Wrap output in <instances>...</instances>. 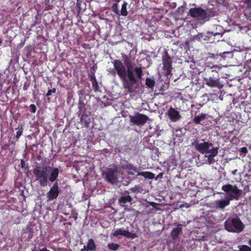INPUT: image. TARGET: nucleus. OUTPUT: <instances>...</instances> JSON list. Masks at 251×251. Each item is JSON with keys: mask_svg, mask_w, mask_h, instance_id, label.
Segmentation results:
<instances>
[{"mask_svg": "<svg viewBox=\"0 0 251 251\" xmlns=\"http://www.w3.org/2000/svg\"><path fill=\"white\" fill-rule=\"evenodd\" d=\"M59 169L50 166L37 165L33 170V173L40 186L47 185L48 180L54 182L49 192L47 193V201H50L56 200L60 193V188L56 180L59 175Z\"/></svg>", "mask_w": 251, "mask_h": 251, "instance_id": "f257e3e1", "label": "nucleus"}, {"mask_svg": "<svg viewBox=\"0 0 251 251\" xmlns=\"http://www.w3.org/2000/svg\"><path fill=\"white\" fill-rule=\"evenodd\" d=\"M114 69L110 71V74L115 76L116 73L122 81L124 88L128 93H132L135 91L136 87L134 84L138 83L137 78L141 79L143 76V70L141 67H136L133 71L136 73V77L132 71L129 68L126 69L122 61L116 59L112 62Z\"/></svg>", "mask_w": 251, "mask_h": 251, "instance_id": "f03ea898", "label": "nucleus"}, {"mask_svg": "<svg viewBox=\"0 0 251 251\" xmlns=\"http://www.w3.org/2000/svg\"><path fill=\"white\" fill-rule=\"evenodd\" d=\"M221 69L222 67L219 65H213L206 70L204 79L208 86L218 88H221L223 87L220 83L218 74Z\"/></svg>", "mask_w": 251, "mask_h": 251, "instance_id": "7ed1b4c3", "label": "nucleus"}, {"mask_svg": "<svg viewBox=\"0 0 251 251\" xmlns=\"http://www.w3.org/2000/svg\"><path fill=\"white\" fill-rule=\"evenodd\" d=\"M225 227L229 232L239 233L244 230L245 225L239 218H233L225 221Z\"/></svg>", "mask_w": 251, "mask_h": 251, "instance_id": "20e7f679", "label": "nucleus"}, {"mask_svg": "<svg viewBox=\"0 0 251 251\" xmlns=\"http://www.w3.org/2000/svg\"><path fill=\"white\" fill-rule=\"evenodd\" d=\"M222 190L227 193L226 197L230 201L238 200L242 194V190L239 189L236 185L225 184L222 186Z\"/></svg>", "mask_w": 251, "mask_h": 251, "instance_id": "39448f33", "label": "nucleus"}, {"mask_svg": "<svg viewBox=\"0 0 251 251\" xmlns=\"http://www.w3.org/2000/svg\"><path fill=\"white\" fill-rule=\"evenodd\" d=\"M188 15L192 18L202 21L203 22L209 21L211 17L209 12L201 7L190 9Z\"/></svg>", "mask_w": 251, "mask_h": 251, "instance_id": "423d86ee", "label": "nucleus"}, {"mask_svg": "<svg viewBox=\"0 0 251 251\" xmlns=\"http://www.w3.org/2000/svg\"><path fill=\"white\" fill-rule=\"evenodd\" d=\"M163 64V70L165 75L168 77L172 75L173 67L172 66L173 60L168 53L167 50H165L162 56Z\"/></svg>", "mask_w": 251, "mask_h": 251, "instance_id": "0eeeda50", "label": "nucleus"}, {"mask_svg": "<svg viewBox=\"0 0 251 251\" xmlns=\"http://www.w3.org/2000/svg\"><path fill=\"white\" fill-rule=\"evenodd\" d=\"M195 149L201 154H207L210 151V148L212 147L213 144L208 142L203 141L201 143L198 139L195 140L192 143Z\"/></svg>", "mask_w": 251, "mask_h": 251, "instance_id": "6e6552de", "label": "nucleus"}, {"mask_svg": "<svg viewBox=\"0 0 251 251\" xmlns=\"http://www.w3.org/2000/svg\"><path fill=\"white\" fill-rule=\"evenodd\" d=\"M118 171L117 168H108L102 174L105 180L112 184H115L118 179Z\"/></svg>", "mask_w": 251, "mask_h": 251, "instance_id": "1a4fd4ad", "label": "nucleus"}, {"mask_svg": "<svg viewBox=\"0 0 251 251\" xmlns=\"http://www.w3.org/2000/svg\"><path fill=\"white\" fill-rule=\"evenodd\" d=\"M130 122L133 124L138 126H142L144 125L149 120V117L145 114L139 113H136L134 116H130Z\"/></svg>", "mask_w": 251, "mask_h": 251, "instance_id": "9d476101", "label": "nucleus"}, {"mask_svg": "<svg viewBox=\"0 0 251 251\" xmlns=\"http://www.w3.org/2000/svg\"><path fill=\"white\" fill-rule=\"evenodd\" d=\"M220 33L216 32L213 33L212 32H208L206 33H200L196 35L194 38V39L198 40H203L206 43H213L216 41L215 37L217 35H220Z\"/></svg>", "mask_w": 251, "mask_h": 251, "instance_id": "9b49d317", "label": "nucleus"}, {"mask_svg": "<svg viewBox=\"0 0 251 251\" xmlns=\"http://www.w3.org/2000/svg\"><path fill=\"white\" fill-rule=\"evenodd\" d=\"M112 234L113 236L117 237L119 235H123L126 238L135 239L137 237V234L135 233H132L127 230H125L124 228H120L114 232Z\"/></svg>", "mask_w": 251, "mask_h": 251, "instance_id": "f8f14e48", "label": "nucleus"}, {"mask_svg": "<svg viewBox=\"0 0 251 251\" xmlns=\"http://www.w3.org/2000/svg\"><path fill=\"white\" fill-rule=\"evenodd\" d=\"M166 115L172 122H176L181 119V116L179 112L172 107L169 108L166 113Z\"/></svg>", "mask_w": 251, "mask_h": 251, "instance_id": "ddd939ff", "label": "nucleus"}, {"mask_svg": "<svg viewBox=\"0 0 251 251\" xmlns=\"http://www.w3.org/2000/svg\"><path fill=\"white\" fill-rule=\"evenodd\" d=\"M219 147L212 148L209 151V153L205 154V157L207 158V162L211 165L215 162L214 157L218 154Z\"/></svg>", "mask_w": 251, "mask_h": 251, "instance_id": "4468645a", "label": "nucleus"}, {"mask_svg": "<svg viewBox=\"0 0 251 251\" xmlns=\"http://www.w3.org/2000/svg\"><path fill=\"white\" fill-rule=\"evenodd\" d=\"M182 224H177L176 227L173 228L171 232V236L173 240H176L179 236L182 233Z\"/></svg>", "mask_w": 251, "mask_h": 251, "instance_id": "2eb2a0df", "label": "nucleus"}, {"mask_svg": "<svg viewBox=\"0 0 251 251\" xmlns=\"http://www.w3.org/2000/svg\"><path fill=\"white\" fill-rule=\"evenodd\" d=\"M90 114L91 113L88 112L85 114L81 115L79 116L80 117V123L82 126L86 127H88L91 123V119L89 117Z\"/></svg>", "mask_w": 251, "mask_h": 251, "instance_id": "dca6fc26", "label": "nucleus"}, {"mask_svg": "<svg viewBox=\"0 0 251 251\" xmlns=\"http://www.w3.org/2000/svg\"><path fill=\"white\" fill-rule=\"evenodd\" d=\"M97 247L94 240L92 239H89L88 241L86 246H84L81 251H95Z\"/></svg>", "mask_w": 251, "mask_h": 251, "instance_id": "f3484780", "label": "nucleus"}, {"mask_svg": "<svg viewBox=\"0 0 251 251\" xmlns=\"http://www.w3.org/2000/svg\"><path fill=\"white\" fill-rule=\"evenodd\" d=\"M230 201V200L226 197L224 200H217L215 201L216 208L223 210L226 206L229 204Z\"/></svg>", "mask_w": 251, "mask_h": 251, "instance_id": "a211bd4d", "label": "nucleus"}, {"mask_svg": "<svg viewBox=\"0 0 251 251\" xmlns=\"http://www.w3.org/2000/svg\"><path fill=\"white\" fill-rule=\"evenodd\" d=\"M132 200V198L130 195H122L118 200V203L122 207L125 206V204L127 202H130Z\"/></svg>", "mask_w": 251, "mask_h": 251, "instance_id": "6ab92c4d", "label": "nucleus"}, {"mask_svg": "<svg viewBox=\"0 0 251 251\" xmlns=\"http://www.w3.org/2000/svg\"><path fill=\"white\" fill-rule=\"evenodd\" d=\"M90 80L92 82L93 88L95 92H100L98 82L96 78L95 73H92L90 75Z\"/></svg>", "mask_w": 251, "mask_h": 251, "instance_id": "aec40b11", "label": "nucleus"}, {"mask_svg": "<svg viewBox=\"0 0 251 251\" xmlns=\"http://www.w3.org/2000/svg\"><path fill=\"white\" fill-rule=\"evenodd\" d=\"M78 108L79 109V111L77 112L78 116L87 113L86 104L83 100H79L78 103Z\"/></svg>", "mask_w": 251, "mask_h": 251, "instance_id": "412c9836", "label": "nucleus"}, {"mask_svg": "<svg viewBox=\"0 0 251 251\" xmlns=\"http://www.w3.org/2000/svg\"><path fill=\"white\" fill-rule=\"evenodd\" d=\"M206 114L205 113H201L200 115L195 116L193 119V122L196 124H200L201 122L206 119Z\"/></svg>", "mask_w": 251, "mask_h": 251, "instance_id": "4be33fe9", "label": "nucleus"}, {"mask_svg": "<svg viewBox=\"0 0 251 251\" xmlns=\"http://www.w3.org/2000/svg\"><path fill=\"white\" fill-rule=\"evenodd\" d=\"M127 2L126 1H124L123 4L122 5L121 9L120 11V15L123 16H127L128 12L127 10Z\"/></svg>", "mask_w": 251, "mask_h": 251, "instance_id": "5701e85b", "label": "nucleus"}, {"mask_svg": "<svg viewBox=\"0 0 251 251\" xmlns=\"http://www.w3.org/2000/svg\"><path fill=\"white\" fill-rule=\"evenodd\" d=\"M138 175L143 176L145 178L149 179L154 178L155 176L153 173L150 172H140L138 174Z\"/></svg>", "mask_w": 251, "mask_h": 251, "instance_id": "b1692460", "label": "nucleus"}, {"mask_svg": "<svg viewBox=\"0 0 251 251\" xmlns=\"http://www.w3.org/2000/svg\"><path fill=\"white\" fill-rule=\"evenodd\" d=\"M25 233L28 234L27 239L30 240L33 236V229L31 226H28L25 230Z\"/></svg>", "mask_w": 251, "mask_h": 251, "instance_id": "393cba45", "label": "nucleus"}, {"mask_svg": "<svg viewBox=\"0 0 251 251\" xmlns=\"http://www.w3.org/2000/svg\"><path fill=\"white\" fill-rule=\"evenodd\" d=\"M123 167L124 169H126L128 171H133L134 172H137V168L128 163H126V164L124 165Z\"/></svg>", "mask_w": 251, "mask_h": 251, "instance_id": "a878e982", "label": "nucleus"}, {"mask_svg": "<svg viewBox=\"0 0 251 251\" xmlns=\"http://www.w3.org/2000/svg\"><path fill=\"white\" fill-rule=\"evenodd\" d=\"M145 84L149 88H152L155 85V81L153 79L147 77L146 79Z\"/></svg>", "mask_w": 251, "mask_h": 251, "instance_id": "bb28decb", "label": "nucleus"}, {"mask_svg": "<svg viewBox=\"0 0 251 251\" xmlns=\"http://www.w3.org/2000/svg\"><path fill=\"white\" fill-rule=\"evenodd\" d=\"M108 248L109 250L116 251L120 248V245L116 243H109L107 245Z\"/></svg>", "mask_w": 251, "mask_h": 251, "instance_id": "cd10ccee", "label": "nucleus"}, {"mask_svg": "<svg viewBox=\"0 0 251 251\" xmlns=\"http://www.w3.org/2000/svg\"><path fill=\"white\" fill-rule=\"evenodd\" d=\"M186 6H187V4L185 2H184V3L182 5H181V6H180L178 8L177 10V13L181 15L183 14L184 13V12L186 9Z\"/></svg>", "mask_w": 251, "mask_h": 251, "instance_id": "c85d7f7f", "label": "nucleus"}, {"mask_svg": "<svg viewBox=\"0 0 251 251\" xmlns=\"http://www.w3.org/2000/svg\"><path fill=\"white\" fill-rule=\"evenodd\" d=\"M238 248L239 249L240 251H251V248L247 245L238 246Z\"/></svg>", "mask_w": 251, "mask_h": 251, "instance_id": "c756f323", "label": "nucleus"}, {"mask_svg": "<svg viewBox=\"0 0 251 251\" xmlns=\"http://www.w3.org/2000/svg\"><path fill=\"white\" fill-rule=\"evenodd\" d=\"M113 11L117 15H120V10L118 9V4L117 3H114L112 6Z\"/></svg>", "mask_w": 251, "mask_h": 251, "instance_id": "7c9ffc66", "label": "nucleus"}, {"mask_svg": "<svg viewBox=\"0 0 251 251\" xmlns=\"http://www.w3.org/2000/svg\"><path fill=\"white\" fill-rule=\"evenodd\" d=\"M23 133V128L21 127L16 132V138L17 140H18L20 137L22 135Z\"/></svg>", "mask_w": 251, "mask_h": 251, "instance_id": "2f4dec72", "label": "nucleus"}, {"mask_svg": "<svg viewBox=\"0 0 251 251\" xmlns=\"http://www.w3.org/2000/svg\"><path fill=\"white\" fill-rule=\"evenodd\" d=\"M56 88H53L52 89L48 90V92L46 94V96L47 97H49L51 95L52 93H55L56 92Z\"/></svg>", "mask_w": 251, "mask_h": 251, "instance_id": "473e14b6", "label": "nucleus"}, {"mask_svg": "<svg viewBox=\"0 0 251 251\" xmlns=\"http://www.w3.org/2000/svg\"><path fill=\"white\" fill-rule=\"evenodd\" d=\"M219 55L218 54H214L212 53L209 52L208 53V57L210 58H213V59H217L218 56Z\"/></svg>", "mask_w": 251, "mask_h": 251, "instance_id": "72a5a7b5", "label": "nucleus"}, {"mask_svg": "<svg viewBox=\"0 0 251 251\" xmlns=\"http://www.w3.org/2000/svg\"><path fill=\"white\" fill-rule=\"evenodd\" d=\"M29 107L30 108V111L32 112V113H35L36 112V106L33 104H31L29 106Z\"/></svg>", "mask_w": 251, "mask_h": 251, "instance_id": "f704fd0d", "label": "nucleus"}, {"mask_svg": "<svg viewBox=\"0 0 251 251\" xmlns=\"http://www.w3.org/2000/svg\"><path fill=\"white\" fill-rule=\"evenodd\" d=\"M240 151L242 153H244L245 154H246V153H247L248 151V149H247V148L246 147H242L240 149Z\"/></svg>", "mask_w": 251, "mask_h": 251, "instance_id": "c9c22d12", "label": "nucleus"}, {"mask_svg": "<svg viewBox=\"0 0 251 251\" xmlns=\"http://www.w3.org/2000/svg\"><path fill=\"white\" fill-rule=\"evenodd\" d=\"M21 167L22 168H25L26 167L25 161L23 159L21 160Z\"/></svg>", "mask_w": 251, "mask_h": 251, "instance_id": "e433bc0d", "label": "nucleus"}, {"mask_svg": "<svg viewBox=\"0 0 251 251\" xmlns=\"http://www.w3.org/2000/svg\"><path fill=\"white\" fill-rule=\"evenodd\" d=\"M81 4V1L80 0H77L76 6L79 9V10H80Z\"/></svg>", "mask_w": 251, "mask_h": 251, "instance_id": "4c0bfd02", "label": "nucleus"}, {"mask_svg": "<svg viewBox=\"0 0 251 251\" xmlns=\"http://www.w3.org/2000/svg\"><path fill=\"white\" fill-rule=\"evenodd\" d=\"M129 61L128 58L127 56H126L125 58L124 59V64L126 65V66L128 67V62Z\"/></svg>", "mask_w": 251, "mask_h": 251, "instance_id": "58836bf2", "label": "nucleus"}, {"mask_svg": "<svg viewBox=\"0 0 251 251\" xmlns=\"http://www.w3.org/2000/svg\"><path fill=\"white\" fill-rule=\"evenodd\" d=\"M230 53L229 52H223V53H221L219 55L220 56H221L222 57H225V54H229Z\"/></svg>", "mask_w": 251, "mask_h": 251, "instance_id": "ea45409f", "label": "nucleus"}, {"mask_svg": "<svg viewBox=\"0 0 251 251\" xmlns=\"http://www.w3.org/2000/svg\"><path fill=\"white\" fill-rule=\"evenodd\" d=\"M162 176H163V174L162 173H160L159 174H158L157 176L155 178V179L157 180L158 179V178H161L162 177Z\"/></svg>", "mask_w": 251, "mask_h": 251, "instance_id": "a19ab883", "label": "nucleus"}, {"mask_svg": "<svg viewBox=\"0 0 251 251\" xmlns=\"http://www.w3.org/2000/svg\"><path fill=\"white\" fill-rule=\"evenodd\" d=\"M237 170L235 169V170H233L231 172V174H232V175L235 176V175H236L237 174Z\"/></svg>", "mask_w": 251, "mask_h": 251, "instance_id": "79ce46f5", "label": "nucleus"}, {"mask_svg": "<svg viewBox=\"0 0 251 251\" xmlns=\"http://www.w3.org/2000/svg\"><path fill=\"white\" fill-rule=\"evenodd\" d=\"M139 188V185H135V187H134L133 189H132V190L133 191V192H135L136 191V190H137V189Z\"/></svg>", "mask_w": 251, "mask_h": 251, "instance_id": "37998d69", "label": "nucleus"}, {"mask_svg": "<svg viewBox=\"0 0 251 251\" xmlns=\"http://www.w3.org/2000/svg\"><path fill=\"white\" fill-rule=\"evenodd\" d=\"M133 171H128V174L130 175H134V172Z\"/></svg>", "mask_w": 251, "mask_h": 251, "instance_id": "c03bdc74", "label": "nucleus"}, {"mask_svg": "<svg viewBox=\"0 0 251 251\" xmlns=\"http://www.w3.org/2000/svg\"><path fill=\"white\" fill-rule=\"evenodd\" d=\"M39 251H50V250H48L47 248H43L39 250Z\"/></svg>", "mask_w": 251, "mask_h": 251, "instance_id": "a18cd8bd", "label": "nucleus"}, {"mask_svg": "<svg viewBox=\"0 0 251 251\" xmlns=\"http://www.w3.org/2000/svg\"><path fill=\"white\" fill-rule=\"evenodd\" d=\"M113 1H115L117 3H118L121 1V0H113Z\"/></svg>", "mask_w": 251, "mask_h": 251, "instance_id": "49530a36", "label": "nucleus"}, {"mask_svg": "<svg viewBox=\"0 0 251 251\" xmlns=\"http://www.w3.org/2000/svg\"><path fill=\"white\" fill-rule=\"evenodd\" d=\"M247 2L249 3H251V0H247Z\"/></svg>", "mask_w": 251, "mask_h": 251, "instance_id": "de8ad7c7", "label": "nucleus"}, {"mask_svg": "<svg viewBox=\"0 0 251 251\" xmlns=\"http://www.w3.org/2000/svg\"><path fill=\"white\" fill-rule=\"evenodd\" d=\"M156 204V203L155 202H152V203L151 204V205L154 206V205Z\"/></svg>", "mask_w": 251, "mask_h": 251, "instance_id": "09e8293b", "label": "nucleus"}, {"mask_svg": "<svg viewBox=\"0 0 251 251\" xmlns=\"http://www.w3.org/2000/svg\"><path fill=\"white\" fill-rule=\"evenodd\" d=\"M249 245L251 246V239H250L249 241Z\"/></svg>", "mask_w": 251, "mask_h": 251, "instance_id": "8fccbe9b", "label": "nucleus"}, {"mask_svg": "<svg viewBox=\"0 0 251 251\" xmlns=\"http://www.w3.org/2000/svg\"><path fill=\"white\" fill-rule=\"evenodd\" d=\"M125 193H127V194L128 193V192L127 191H125Z\"/></svg>", "mask_w": 251, "mask_h": 251, "instance_id": "3c124183", "label": "nucleus"}, {"mask_svg": "<svg viewBox=\"0 0 251 251\" xmlns=\"http://www.w3.org/2000/svg\"><path fill=\"white\" fill-rule=\"evenodd\" d=\"M32 251H36V250H32Z\"/></svg>", "mask_w": 251, "mask_h": 251, "instance_id": "603ef678", "label": "nucleus"}]
</instances>
